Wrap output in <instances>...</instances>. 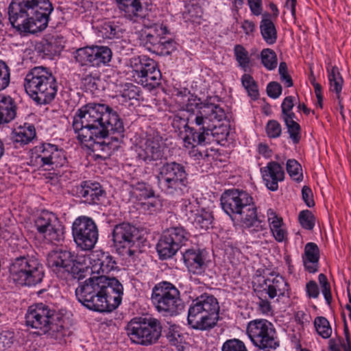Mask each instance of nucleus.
I'll use <instances>...</instances> for the list:
<instances>
[{
  "label": "nucleus",
  "mask_w": 351,
  "mask_h": 351,
  "mask_svg": "<svg viewBox=\"0 0 351 351\" xmlns=\"http://www.w3.org/2000/svg\"><path fill=\"white\" fill-rule=\"evenodd\" d=\"M123 286L115 278L93 276L80 282L75 289L78 301L97 312H111L121 304Z\"/></svg>",
  "instance_id": "f257e3e1"
},
{
  "label": "nucleus",
  "mask_w": 351,
  "mask_h": 351,
  "mask_svg": "<svg viewBox=\"0 0 351 351\" xmlns=\"http://www.w3.org/2000/svg\"><path fill=\"white\" fill-rule=\"evenodd\" d=\"M123 125L118 113L109 106L90 103L80 108L73 121V128L81 143L91 141L94 137L106 136L111 128Z\"/></svg>",
  "instance_id": "f03ea898"
},
{
  "label": "nucleus",
  "mask_w": 351,
  "mask_h": 351,
  "mask_svg": "<svg viewBox=\"0 0 351 351\" xmlns=\"http://www.w3.org/2000/svg\"><path fill=\"white\" fill-rule=\"evenodd\" d=\"M52 10L49 0H12L9 20L17 31L34 34L47 27Z\"/></svg>",
  "instance_id": "7ed1b4c3"
},
{
  "label": "nucleus",
  "mask_w": 351,
  "mask_h": 351,
  "mask_svg": "<svg viewBox=\"0 0 351 351\" xmlns=\"http://www.w3.org/2000/svg\"><path fill=\"white\" fill-rule=\"evenodd\" d=\"M224 212L230 217L239 215L243 226L251 233L266 230L264 216L258 214L252 197L246 191L237 189L225 191L221 196Z\"/></svg>",
  "instance_id": "20e7f679"
},
{
  "label": "nucleus",
  "mask_w": 351,
  "mask_h": 351,
  "mask_svg": "<svg viewBox=\"0 0 351 351\" xmlns=\"http://www.w3.org/2000/svg\"><path fill=\"white\" fill-rule=\"evenodd\" d=\"M226 114L223 108L213 104H204L190 115L188 122L196 128L190 127L183 138L184 146L187 149L204 145L207 137L217 127L216 123L223 120Z\"/></svg>",
  "instance_id": "39448f33"
},
{
  "label": "nucleus",
  "mask_w": 351,
  "mask_h": 351,
  "mask_svg": "<svg viewBox=\"0 0 351 351\" xmlns=\"http://www.w3.org/2000/svg\"><path fill=\"white\" fill-rule=\"evenodd\" d=\"M23 86L26 93L38 104L50 103L57 93V82L45 67L35 66L26 74Z\"/></svg>",
  "instance_id": "423d86ee"
},
{
  "label": "nucleus",
  "mask_w": 351,
  "mask_h": 351,
  "mask_svg": "<svg viewBox=\"0 0 351 351\" xmlns=\"http://www.w3.org/2000/svg\"><path fill=\"white\" fill-rule=\"evenodd\" d=\"M64 313L62 310L55 313L49 306L42 302L29 306L25 314L27 326L38 329L42 333L49 330L56 332V338L64 336Z\"/></svg>",
  "instance_id": "0eeeda50"
},
{
  "label": "nucleus",
  "mask_w": 351,
  "mask_h": 351,
  "mask_svg": "<svg viewBox=\"0 0 351 351\" xmlns=\"http://www.w3.org/2000/svg\"><path fill=\"white\" fill-rule=\"evenodd\" d=\"M219 311L217 299L211 295L203 294L191 304L188 310V324L195 330L210 329L217 324Z\"/></svg>",
  "instance_id": "6e6552de"
},
{
  "label": "nucleus",
  "mask_w": 351,
  "mask_h": 351,
  "mask_svg": "<svg viewBox=\"0 0 351 351\" xmlns=\"http://www.w3.org/2000/svg\"><path fill=\"white\" fill-rule=\"evenodd\" d=\"M157 180L158 186L166 195L180 197L189 191L188 174L180 163H165L159 169Z\"/></svg>",
  "instance_id": "1a4fd4ad"
},
{
  "label": "nucleus",
  "mask_w": 351,
  "mask_h": 351,
  "mask_svg": "<svg viewBox=\"0 0 351 351\" xmlns=\"http://www.w3.org/2000/svg\"><path fill=\"white\" fill-rule=\"evenodd\" d=\"M125 329L132 343L143 346L155 344L162 334L160 322L151 317H135L128 322Z\"/></svg>",
  "instance_id": "9d476101"
},
{
  "label": "nucleus",
  "mask_w": 351,
  "mask_h": 351,
  "mask_svg": "<svg viewBox=\"0 0 351 351\" xmlns=\"http://www.w3.org/2000/svg\"><path fill=\"white\" fill-rule=\"evenodd\" d=\"M151 300L160 313L173 316L184 308L180 292L173 284L163 281L156 284L152 289Z\"/></svg>",
  "instance_id": "9b49d317"
},
{
  "label": "nucleus",
  "mask_w": 351,
  "mask_h": 351,
  "mask_svg": "<svg viewBox=\"0 0 351 351\" xmlns=\"http://www.w3.org/2000/svg\"><path fill=\"white\" fill-rule=\"evenodd\" d=\"M112 237L116 250L121 256L135 260L142 253L139 231L130 223L117 225Z\"/></svg>",
  "instance_id": "f8f14e48"
},
{
  "label": "nucleus",
  "mask_w": 351,
  "mask_h": 351,
  "mask_svg": "<svg viewBox=\"0 0 351 351\" xmlns=\"http://www.w3.org/2000/svg\"><path fill=\"white\" fill-rule=\"evenodd\" d=\"M10 272L14 282L21 286H35L44 277L42 264L32 256L16 258L10 265Z\"/></svg>",
  "instance_id": "ddd939ff"
},
{
  "label": "nucleus",
  "mask_w": 351,
  "mask_h": 351,
  "mask_svg": "<svg viewBox=\"0 0 351 351\" xmlns=\"http://www.w3.org/2000/svg\"><path fill=\"white\" fill-rule=\"evenodd\" d=\"M247 337L253 345L263 351H271L279 346L274 325L265 319H256L248 322Z\"/></svg>",
  "instance_id": "4468645a"
},
{
  "label": "nucleus",
  "mask_w": 351,
  "mask_h": 351,
  "mask_svg": "<svg viewBox=\"0 0 351 351\" xmlns=\"http://www.w3.org/2000/svg\"><path fill=\"white\" fill-rule=\"evenodd\" d=\"M128 66L134 80L142 86L152 88L160 84L161 73L152 59L146 56L134 57L130 59Z\"/></svg>",
  "instance_id": "2eb2a0df"
},
{
  "label": "nucleus",
  "mask_w": 351,
  "mask_h": 351,
  "mask_svg": "<svg viewBox=\"0 0 351 351\" xmlns=\"http://www.w3.org/2000/svg\"><path fill=\"white\" fill-rule=\"evenodd\" d=\"M73 241L82 250H92L98 240V229L95 221L86 216L78 217L72 225Z\"/></svg>",
  "instance_id": "dca6fc26"
},
{
  "label": "nucleus",
  "mask_w": 351,
  "mask_h": 351,
  "mask_svg": "<svg viewBox=\"0 0 351 351\" xmlns=\"http://www.w3.org/2000/svg\"><path fill=\"white\" fill-rule=\"evenodd\" d=\"M124 132V125L118 124L117 128H111L106 136L94 137L91 141L84 144L96 152L95 155L97 157L106 159L120 147Z\"/></svg>",
  "instance_id": "f3484780"
},
{
  "label": "nucleus",
  "mask_w": 351,
  "mask_h": 351,
  "mask_svg": "<svg viewBox=\"0 0 351 351\" xmlns=\"http://www.w3.org/2000/svg\"><path fill=\"white\" fill-rule=\"evenodd\" d=\"M165 148L162 137L158 132H147L136 146L137 158L146 164L160 160L164 156Z\"/></svg>",
  "instance_id": "a211bd4d"
},
{
  "label": "nucleus",
  "mask_w": 351,
  "mask_h": 351,
  "mask_svg": "<svg viewBox=\"0 0 351 351\" xmlns=\"http://www.w3.org/2000/svg\"><path fill=\"white\" fill-rule=\"evenodd\" d=\"M189 233L182 227H172L165 230L159 239L156 250L160 259L172 257L188 240Z\"/></svg>",
  "instance_id": "6ab92c4d"
},
{
  "label": "nucleus",
  "mask_w": 351,
  "mask_h": 351,
  "mask_svg": "<svg viewBox=\"0 0 351 351\" xmlns=\"http://www.w3.org/2000/svg\"><path fill=\"white\" fill-rule=\"evenodd\" d=\"M253 287L258 292L267 294L270 299L283 297L289 293V285L280 275L270 272L264 276H256L253 280Z\"/></svg>",
  "instance_id": "aec40b11"
},
{
  "label": "nucleus",
  "mask_w": 351,
  "mask_h": 351,
  "mask_svg": "<svg viewBox=\"0 0 351 351\" xmlns=\"http://www.w3.org/2000/svg\"><path fill=\"white\" fill-rule=\"evenodd\" d=\"M112 58V51L106 46L86 45L76 51L75 59L82 65H106Z\"/></svg>",
  "instance_id": "412c9836"
},
{
  "label": "nucleus",
  "mask_w": 351,
  "mask_h": 351,
  "mask_svg": "<svg viewBox=\"0 0 351 351\" xmlns=\"http://www.w3.org/2000/svg\"><path fill=\"white\" fill-rule=\"evenodd\" d=\"M35 225L38 232L51 242L63 239V226L52 213L43 212L36 220Z\"/></svg>",
  "instance_id": "4be33fe9"
},
{
  "label": "nucleus",
  "mask_w": 351,
  "mask_h": 351,
  "mask_svg": "<svg viewBox=\"0 0 351 351\" xmlns=\"http://www.w3.org/2000/svg\"><path fill=\"white\" fill-rule=\"evenodd\" d=\"M65 156L63 152L58 149L57 146L49 143H43L35 146L32 151L31 162L34 165L45 167L53 164H60V155Z\"/></svg>",
  "instance_id": "5701e85b"
},
{
  "label": "nucleus",
  "mask_w": 351,
  "mask_h": 351,
  "mask_svg": "<svg viewBox=\"0 0 351 351\" xmlns=\"http://www.w3.org/2000/svg\"><path fill=\"white\" fill-rule=\"evenodd\" d=\"M92 274L103 276L109 274L117 267V263L108 252L100 250L93 252L90 256Z\"/></svg>",
  "instance_id": "b1692460"
},
{
  "label": "nucleus",
  "mask_w": 351,
  "mask_h": 351,
  "mask_svg": "<svg viewBox=\"0 0 351 351\" xmlns=\"http://www.w3.org/2000/svg\"><path fill=\"white\" fill-rule=\"evenodd\" d=\"M207 252L200 249H189L183 253L184 263L188 270L194 274H203L206 267Z\"/></svg>",
  "instance_id": "393cba45"
},
{
  "label": "nucleus",
  "mask_w": 351,
  "mask_h": 351,
  "mask_svg": "<svg viewBox=\"0 0 351 351\" xmlns=\"http://www.w3.org/2000/svg\"><path fill=\"white\" fill-rule=\"evenodd\" d=\"M263 180L266 187L276 191L278 189V182L285 179V171L283 167L277 162L271 161L261 169Z\"/></svg>",
  "instance_id": "a878e982"
},
{
  "label": "nucleus",
  "mask_w": 351,
  "mask_h": 351,
  "mask_svg": "<svg viewBox=\"0 0 351 351\" xmlns=\"http://www.w3.org/2000/svg\"><path fill=\"white\" fill-rule=\"evenodd\" d=\"M67 256V272L71 273L73 278L80 280L85 277L87 270L86 257L69 252Z\"/></svg>",
  "instance_id": "bb28decb"
},
{
  "label": "nucleus",
  "mask_w": 351,
  "mask_h": 351,
  "mask_svg": "<svg viewBox=\"0 0 351 351\" xmlns=\"http://www.w3.org/2000/svg\"><path fill=\"white\" fill-rule=\"evenodd\" d=\"M319 259V250L317 245L312 242L306 243L302 255V261L306 270L312 274L317 272Z\"/></svg>",
  "instance_id": "cd10ccee"
},
{
  "label": "nucleus",
  "mask_w": 351,
  "mask_h": 351,
  "mask_svg": "<svg viewBox=\"0 0 351 351\" xmlns=\"http://www.w3.org/2000/svg\"><path fill=\"white\" fill-rule=\"evenodd\" d=\"M326 69L330 84V90L337 94V99L341 112L342 113L343 105L340 94L342 90L343 80L339 73V69L336 66L328 65Z\"/></svg>",
  "instance_id": "c85d7f7f"
},
{
  "label": "nucleus",
  "mask_w": 351,
  "mask_h": 351,
  "mask_svg": "<svg viewBox=\"0 0 351 351\" xmlns=\"http://www.w3.org/2000/svg\"><path fill=\"white\" fill-rule=\"evenodd\" d=\"M66 252L53 250L48 254L47 265L58 277L64 278L66 273Z\"/></svg>",
  "instance_id": "c756f323"
},
{
  "label": "nucleus",
  "mask_w": 351,
  "mask_h": 351,
  "mask_svg": "<svg viewBox=\"0 0 351 351\" xmlns=\"http://www.w3.org/2000/svg\"><path fill=\"white\" fill-rule=\"evenodd\" d=\"M16 104L10 96L0 95V124L9 123L16 115Z\"/></svg>",
  "instance_id": "7c9ffc66"
},
{
  "label": "nucleus",
  "mask_w": 351,
  "mask_h": 351,
  "mask_svg": "<svg viewBox=\"0 0 351 351\" xmlns=\"http://www.w3.org/2000/svg\"><path fill=\"white\" fill-rule=\"evenodd\" d=\"M36 137V130L34 125L25 123L14 129L12 139L14 143L19 145H27Z\"/></svg>",
  "instance_id": "2f4dec72"
},
{
  "label": "nucleus",
  "mask_w": 351,
  "mask_h": 351,
  "mask_svg": "<svg viewBox=\"0 0 351 351\" xmlns=\"http://www.w3.org/2000/svg\"><path fill=\"white\" fill-rule=\"evenodd\" d=\"M178 97L180 98L178 102L180 104L181 108L187 112H192L193 114L195 113V110H198L200 106L205 104L201 103L199 98L192 95L186 90H184V94L180 93V95H178Z\"/></svg>",
  "instance_id": "473e14b6"
},
{
  "label": "nucleus",
  "mask_w": 351,
  "mask_h": 351,
  "mask_svg": "<svg viewBox=\"0 0 351 351\" xmlns=\"http://www.w3.org/2000/svg\"><path fill=\"white\" fill-rule=\"evenodd\" d=\"M260 29L263 38L267 44H274L276 41L277 31L269 16H264L261 21Z\"/></svg>",
  "instance_id": "72a5a7b5"
},
{
  "label": "nucleus",
  "mask_w": 351,
  "mask_h": 351,
  "mask_svg": "<svg viewBox=\"0 0 351 351\" xmlns=\"http://www.w3.org/2000/svg\"><path fill=\"white\" fill-rule=\"evenodd\" d=\"M96 34L104 39H112L119 36L120 30L113 22L104 21L97 27Z\"/></svg>",
  "instance_id": "f704fd0d"
},
{
  "label": "nucleus",
  "mask_w": 351,
  "mask_h": 351,
  "mask_svg": "<svg viewBox=\"0 0 351 351\" xmlns=\"http://www.w3.org/2000/svg\"><path fill=\"white\" fill-rule=\"evenodd\" d=\"M213 219V217L210 212L200 209L196 210L195 215L191 221L196 228L208 230L211 226Z\"/></svg>",
  "instance_id": "c9c22d12"
},
{
  "label": "nucleus",
  "mask_w": 351,
  "mask_h": 351,
  "mask_svg": "<svg viewBox=\"0 0 351 351\" xmlns=\"http://www.w3.org/2000/svg\"><path fill=\"white\" fill-rule=\"evenodd\" d=\"M119 8L125 13L127 17L132 19L141 14L143 3L141 0H125Z\"/></svg>",
  "instance_id": "e433bc0d"
},
{
  "label": "nucleus",
  "mask_w": 351,
  "mask_h": 351,
  "mask_svg": "<svg viewBox=\"0 0 351 351\" xmlns=\"http://www.w3.org/2000/svg\"><path fill=\"white\" fill-rule=\"evenodd\" d=\"M104 193L99 183L87 182L85 202L88 204H97Z\"/></svg>",
  "instance_id": "4c0bfd02"
},
{
  "label": "nucleus",
  "mask_w": 351,
  "mask_h": 351,
  "mask_svg": "<svg viewBox=\"0 0 351 351\" xmlns=\"http://www.w3.org/2000/svg\"><path fill=\"white\" fill-rule=\"evenodd\" d=\"M317 333L324 339L329 338L332 335V328L328 320L324 317H317L314 320Z\"/></svg>",
  "instance_id": "58836bf2"
},
{
  "label": "nucleus",
  "mask_w": 351,
  "mask_h": 351,
  "mask_svg": "<svg viewBox=\"0 0 351 351\" xmlns=\"http://www.w3.org/2000/svg\"><path fill=\"white\" fill-rule=\"evenodd\" d=\"M295 116L282 118L287 125L290 138L293 143H298L300 139V126L295 121Z\"/></svg>",
  "instance_id": "ea45409f"
},
{
  "label": "nucleus",
  "mask_w": 351,
  "mask_h": 351,
  "mask_svg": "<svg viewBox=\"0 0 351 351\" xmlns=\"http://www.w3.org/2000/svg\"><path fill=\"white\" fill-rule=\"evenodd\" d=\"M58 45H34V53L41 59H53L58 56V51L56 49Z\"/></svg>",
  "instance_id": "a19ab883"
},
{
  "label": "nucleus",
  "mask_w": 351,
  "mask_h": 351,
  "mask_svg": "<svg viewBox=\"0 0 351 351\" xmlns=\"http://www.w3.org/2000/svg\"><path fill=\"white\" fill-rule=\"evenodd\" d=\"M167 338L172 345L177 347L181 346L184 341V337L181 332V329L180 326L176 325L169 326Z\"/></svg>",
  "instance_id": "79ce46f5"
},
{
  "label": "nucleus",
  "mask_w": 351,
  "mask_h": 351,
  "mask_svg": "<svg viewBox=\"0 0 351 351\" xmlns=\"http://www.w3.org/2000/svg\"><path fill=\"white\" fill-rule=\"evenodd\" d=\"M261 62L267 69L274 70L277 66L276 53L270 49H263L261 52Z\"/></svg>",
  "instance_id": "37998d69"
},
{
  "label": "nucleus",
  "mask_w": 351,
  "mask_h": 351,
  "mask_svg": "<svg viewBox=\"0 0 351 351\" xmlns=\"http://www.w3.org/2000/svg\"><path fill=\"white\" fill-rule=\"evenodd\" d=\"M287 171L289 176L297 182H300L303 178L301 165L294 159L288 160L287 162Z\"/></svg>",
  "instance_id": "c03bdc74"
},
{
  "label": "nucleus",
  "mask_w": 351,
  "mask_h": 351,
  "mask_svg": "<svg viewBox=\"0 0 351 351\" xmlns=\"http://www.w3.org/2000/svg\"><path fill=\"white\" fill-rule=\"evenodd\" d=\"M234 56L239 65L243 69H246L249 66L250 58L248 51L243 45H235Z\"/></svg>",
  "instance_id": "a18cd8bd"
},
{
  "label": "nucleus",
  "mask_w": 351,
  "mask_h": 351,
  "mask_svg": "<svg viewBox=\"0 0 351 351\" xmlns=\"http://www.w3.org/2000/svg\"><path fill=\"white\" fill-rule=\"evenodd\" d=\"M139 93V88L130 83L125 84L120 90L121 96L125 101L138 99Z\"/></svg>",
  "instance_id": "49530a36"
},
{
  "label": "nucleus",
  "mask_w": 351,
  "mask_h": 351,
  "mask_svg": "<svg viewBox=\"0 0 351 351\" xmlns=\"http://www.w3.org/2000/svg\"><path fill=\"white\" fill-rule=\"evenodd\" d=\"M269 229L276 241L282 242L287 239L288 233L283 221L278 223L272 224Z\"/></svg>",
  "instance_id": "de8ad7c7"
},
{
  "label": "nucleus",
  "mask_w": 351,
  "mask_h": 351,
  "mask_svg": "<svg viewBox=\"0 0 351 351\" xmlns=\"http://www.w3.org/2000/svg\"><path fill=\"white\" fill-rule=\"evenodd\" d=\"M241 82L243 87L247 91L248 95L254 99L257 98L258 90L253 77L249 74H244L241 77Z\"/></svg>",
  "instance_id": "09e8293b"
},
{
  "label": "nucleus",
  "mask_w": 351,
  "mask_h": 351,
  "mask_svg": "<svg viewBox=\"0 0 351 351\" xmlns=\"http://www.w3.org/2000/svg\"><path fill=\"white\" fill-rule=\"evenodd\" d=\"M221 351H248L243 341L239 339L226 340L222 345Z\"/></svg>",
  "instance_id": "8fccbe9b"
},
{
  "label": "nucleus",
  "mask_w": 351,
  "mask_h": 351,
  "mask_svg": "<svg viewBox=\"0 0 351 351\" xmlns=\"http://www.w3.org/2000/svg\"><path fill=\"white\" fill-rule=\"evenodd\" d=\"M318 280L322 288V293L327 304L330 306L332 303V298L331 295L330 285L327 278L324 274H320L318 276Z\"/></svg>",
  "instance_id": "3c124183"
},
{
  "label": "nucleus",
  "mask_w": 351,
  "mask_h": 351,
  "mask_svg": "<svg viewBox=\"0 0 351 351\" xmlns=\"http://www.w3.org/2000/svg\"><path fill=\"white\" fill-rule=\"evenodd\" d=\"M299 221L301 226L306 230H312L315 226V217L311 211L302 210L299 214Z\"/></svg>",
  "instance_id": "603ef678"
},
{
  "label": "nucleus",
  "mask_w": 351,
  "mask_h": 351,
  "mask_svg": "<svg viewBox=\"0 0 351 351\" xmlns=\"http://www.w3.org/2000/svg\"><path fill=\"white\" fill-rule=\"evenodd\" d=\"M10 82V69L6 63L0 60V90L8 86Z\"/></svg>",
  "instance_id": "864d4df0"
},
{
  "label": "nucleus",
  "mask_w": 351,
  "mask_h": 351,
  "mask_svg": "<svg viewBox=\"0 0 351 351\" xmlns=\"http://www.w3.org/2000/svg\"><path fill=\"white\" fill-rule=\"evenodd\" d=\"M266 132L269 138H276L280 136L282 128L279 122L276 120H270L266 125Z\"/></svg>",
  "instance_id": "5fc2aeb1"
},
{
  "label": "nucleus",
  "mask_w": 351,
  "mask_h": 351,
  "mask_svg": "<svg viewBox=\"0 0 351 351\" xmlns=\"http://www.w3.org/2000/svg\"><path fill=\"white\" fill-rule=\"evenodd\" d=\"M293 106V97H286L281 104L282 118L295 117V114L292 111Z\"/></svg>",
  "instance_id": "6e6d98bb"
},
{
  "label": "nucleus",
  "mask_w": 351,
  "mask_h": 351,
  "mask_svg": "<svg viewBox=\"0 0 351 351\" xmlns=\"http://www.w3.org/2000/svg\"><path fill=\"white\" fill-rule=\"evenodd\" d=\"M182 210L188 217V219L191 220L195 215L196 210H199V209H197L196 204L191 203L189 200L185 199L183 202Z\"/></svg>",
  "instance_id": "4d7b16f0"
},
{
  "label": "nucleus",
  "mask_w": 351,
  "mask_h": 351,
  "mask_svg": "<svg viewBox=\"0 0 351 351\" xmlns=\"http://www.w3.org/2000/svg\"><path fill=\"white\" fill-rule=\"evenodd\" d=\"M267 93L271 98L277 99L282 93V86L278 82H270L267 86Z\"/></svg>",
  "instance_id": "13d9d810"
},
{
  "label": "nucleus",
  "mask_w": 351,
  "mask_h": 351,
  "mask_svg": "<svg viewBox=\"0 0 351 351\" xmlns=\"http://www.w3.org/2000/svg\"><path fill=\"white\" fill-rule=\"evenodd\" d=\"M306 293L309 298H317L319 295V287L314 280H311L306 285Z\"/></svg>",
  "instance_id": "bf43d9fd"
},
{
  "label": "nucleus",
  "mask_w": 351,
  "mask_h": 351,
  "mask_svg": "<svg viewBox=\"0 0 351 351\" xmlns=\"http://www.w3.org/2000/svg\"><path fill=\"white\" fill-rule=\"evenodd\" d=\"M267 223L269 227L272 226V224L278 223L283 221L282 217L278 215L274 209L269 208L267 210Z\"/></svg>",
  "instance_id": "052dcab7"
},
{
  "label": "nucleus",
  "mask_w": 351,
  "mask_h": 351,
  "mask_svg": "<svg viewBox=\"0 0 351 351\" xmlns=\"http://www.w3.org/2000/svg\"><path fill=\"white\" fill-rule=\"evenodd\" d=\"M250 11L254 15L258 16L261 14L262 0H247Z\"/></svg>",
  "instance_id": "680f3d73"
},
{
  "label": "nucleus",
  "mask_w": 351,
  "mask_h": 351,
  "mask_svg": "<svg viewBox=\"0 0 351 351\" xmlns=\"http://www.w3.org/2000/svg\"><path fill=\"white\" fill-rule=\"evenodd\" d=\"M302 195L303 200L308 207L314 206L315 203L313 199V193L309 187L306 186H303L302 189Z\"/></svg>",
  "instance_id": "e2e57ef3"
},
{
  "label": "nucleus",
  "mask_w": 351,
  "mask_h": 351,
  "mask_svg": "<svg viewBox=\"0 0 351 351\" xmlns=\"http://www.w3.org/2000/svg\"><path fill=\"white\" fill-rule=\"evenodd\" d=\"M12 342V336L11 334L6 332L0 333V351L4 350L6 348H9Z\"/></svg>",
  "instance_id": "0e129e2a"
},
{
  "label": "nucleus",
  "mask_w": 351,
  "mask_h": 351,
  "mask_svg": "<svg viewBox=\"0 0 351 351\" xmlns=\"http://www.w3.org/2000/svg\"><path fill=\"white\" fill-rule=\"evenodd\" d=\"M188 123L186 122L185 119L180 117V116H175L173 119L172 125L175 128L180 129L182 127L185 128V132L188 130V128H190L188 125Z\"/></svg>",
  "instance_id": "69168bd1"
},
{
  "label": "nucleus",
  "mask_w": 351,
  "mask_h": 351,
  "mask_svg": "<svg viewBox=\"0 0 351 351\" xmlns=\"http://www.w3.org/2000/svg\"><path fill=\"white\" fill-rule=\"evenodd\" d=\"M257 151L261 156L265 158H268L271 156V149L269 147V146L267 144H258L257 147Z\"/></svg>",
  "instance_id": "338daca9"
},
{
  "label": "nucleus",
  "mask_w": 351,
  "mask_h": 351,
  "mask_svg": "<svg viewBox=\"0 0 351 351\" xmlns=\"http://www.w3.org/2000/svg\"><path fill=\"white\" fill-rule=\"evenodd\" d=\"M86 184H87V182H84L81 185L76 186L74 189H72L73 195H76L79 197H82L85 199L86 191Z\"/></svg>",
  "instance_id": "774afa93"
}]
</instances>
